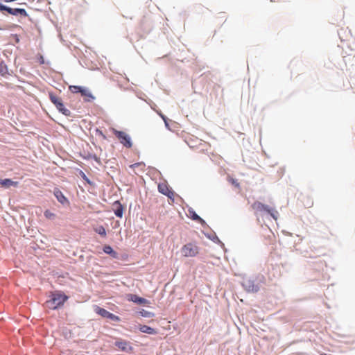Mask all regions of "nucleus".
I'll return each instance as SVG.
<instances>
[{
    "mask_svg": "<svg viewBox=\"0 0 355 355\" xmlns=\"http://www.w3.org/2000/svg\"><path fill=\"white\" fill-rule=\"evenodd\" d=\"M67 300L68 296L56 291L51 293L50 299L45 302V305L48 309L55 310L62 306Z\"/></svg>",
    "mask_w": 355,
    "mask_h": 355,
    "instance_id": "obj_1",
    "label": "nucleus"
},
{
    "mask_svg": "<svg viewBox=\"0 0 355 355\" xmlns=\"http://www.w3.org/2000/svg\"><path fill=\"white\" fill-rule=\"evenodd\" d=\"M252 208L256 214L266 212L269 214L275 220H277L279 216L277 211L270 209L268 206L259 201H255L252 205Z\"/></svg>",
    "mask_w": 355,
    "mask_h": 355,
    "instance_id": "obj_2",
    "label": "nucleus"
},
{
    "mask_svg": "<svg viewBox=\"0 0 355 355\" xmlns=\"http://www.w3.org/2000/svg\"><path fill=\"white\" fill-rule=\"evenodd\" d=\"M182 254L184 257H195L200 253V248L194 242L184 245L181 248Z\"/></svg>",
    "mask_w": 355,
    "mask_h": 355,
    "instance_id": "obj_3",
    "label": "nucleus"
},
{
    "mask_svg": "<svg viewBox=\"0 0 355 355\" xmlns=\"http://www.w3.org/2000/svg\"><path fill=\"white\" fill-rule=\"evenodd\" d=\"M49 98L62 114H64L65 116L71 115L70 110L65 108L62 103V101L60 97L57 96L55 94L51 92L49 93Z\"/></svg>",
    "mask_w": 355,
    "mask_h": 355,
    "instance_id": "obj_4",
    "label": "nucleus"
},
{
    "mask_svg": "<svg viewBox=\"0 0 355 355\" xmlns=\"http://www.w3.org/2000/svg\"><path fill=\"white\" fill-rule=\"evenodd\" d=\"M114 134L124 146L128 148L132 147L130 137L125 132L114 130Z\"/></svg>",
    "mask_w": 355,
    "mask_h": 355,
    "instance_id": "obj_5",
    "label": "nucleus"
},
{
    "mask_svg": "<svg viewBox=\"0 0 355 355\" xmlns=\"http://www.w3.org/2000/svg\"><path fill=\"white\" fill-rule=\"evenodd\" d=\"M0 10L1 12L6 11L9 14L15 16L18 15H20L24 17L28 16L27 12L24 8H11L1 3H0Z\"/></svg>",
    "mask_w": 355,
    "mask_h": 355,
    "instance_id": "obj_6",
    "label": "nucleus"
},
{
    "mask_svg": "<svg viewBox=\"0 0 355 355\" xmlns=\"http://www.w3.org/2000/svg\"><path fill=\"white\" fill-rule=\"evenodd\" d=\"M114 345L122 352L127 353H131L133 352L132 346L130 343L127 340L119 339L114 343Z\"/></svg>",
    "mask_w": 355,
    "mask_h": 355,
    "instance_id": "obj_7",
    "label": "nucleus"
},
{
    "mask_svg": "<svg viewBox=\"0 0 355 355\" xmlns=\"http://www.w3.org/2000/svg\"><path fill=\"white\" fill-rule=\"evenodd\" d=\"M158 191L166 196L167 197L171 198L173 196V191H172L170 188L168 187V184L165 182L164 183H159L158 184Z\"/></svg>",
    "mask_w": 355,
    "mask_h": 355,
    "instance_id": "obj_8",
    "label": "nucleus"
},
{
    "mask_svg": "<svg viewBox=\"0 0 355 355\" xmlns=\"http://www.w3.org/2000/svg\"><path fill=\"white\" fill-rule=\"evenodd\" d=\"M112 210H113L114 214L117 217H119V218L123 217L124 207L119 200L115 201L112 204Z\"/></svg>",
    "mask_w": 355,
    "mask_h": 355,
    "instance_id": "obj_9",
    "label": "nucleus"
},
{
    "mask_svg": "<svg viewBox=\"0 0 355 355\" xmlns=\"http://www.w3.org/2000/svg\"><path fill=\"white\" fill-rule=\"evenodd\" d=\"M80 94L84 97V100L86 102H91L95 99V97L92 95L90 91L84 87L81 89Z\"/></svg>",
    "mask_w": 355,
    "mask_h": 355,
    "instance_id": "obj_10",
    "label": "nucleus"
},
{
    "mask_svg": "<svg viewBox=\"0 0 355 355\" xmlns=\"http://www.w3.org/2000/svg\"><path fill=\"white\" fill-rule=\"evenodd\" d=\"M0 184L5 188H9L12 186L16 187L18 186L19 182L12 181L11 179L6 178L3 180L0 179Z\"/></svg>",
    "mask_w": 355,
    "mask_h": 355,
    "instance_id": "obj_11",
    "label": "nucleus"
},
{
    "mask_svg": "<svg viewBox=\"0 0 355 355\" xmlns=\"http://www.w3.org/2000/svg\"><path fill=\"white\" fill-rule=\"evenodd\" d=\"M128 300L135 302L139 304H145L147 303V300L141 297H139L137 295H130L128 297Z\"/></svg>",
    "mask_w": 355,
    "mask_h": 355,
    "instance_id": "obj_12",
    "label": "nucleus"
},
{
    "mask_svg": "<svg viewBox=\"0 0 355 355\" xmlns=\"http://www.w3.org/2000/svg\"><path fill=\"white\" fill-rule=\"evenodd\" d=\"M54 195L56 197L57 200L62 204H64L68 202L67 198L64 196L62 192L59 189H55L54 191Z\"/></svg>",
    "mask_w": 355,
    "mask_h": 355,
    "instance_id": "obj_13",
    "label": "nucleus"
},
{
    "mask_svg": "<svg viewBox=\"0 0 355 355\" xmlns=\"http://www.w3.org/2000/svg\"><path fill=\"white\" fill-rule=\"evenodd\" d=\"M0 75L6 78L10 76L8 68L3 61L0 62Z\"/></svg>",
    "mask_w": 355,
    "mask_h": 355,
    "instance_id": "obj_14",
    "label": "nucleus"
},
{
    "mask_svg": "<svg viewBox=\"0 0 355 355\" xmlns=\"http://www.w3.org/2000/svg\"><path fill=\"white\" fill-rule=\"evenodd\" d=\"M103 252L106 254L111 255L113 258H118V253L113 250L110 245H106L103 247Z\"/></svg>",
    "mask_w": 355,
    "mask_h": 355,
    "instance_id": "obj_15",
    "label": "nucleus"
},
{
    "mask_svg": "<svg viewBox=\"0 0 355 355\" xmlns=\"http://www.w3.org/2000/svg\"><path fill=\"white\" fill-rule=\"evenodd\" d=\"M140 331L143 333H146L148 334H157V331L152 327H148L147 325H141L139 327Z\"/></svg>",
    "mask_w": 355,
    "mask_h": 355,
    "instance_id": "obj_16",
    "label": "nucleus"
},
{
    "mask_svg": "<svg viewBox=\"0 0 355 355\" xmlns=\"http://www.w3.org/2000/svg\"><path fill=\"white\" fill-rule=\"evenodd\" d=\"M95 311L98 315H101L103 318H107L110 312L105 310V309L101 308L99 306H96L95 308Z\"/></svg>",
    "mask_w": 355,
    "mask_h": 355,
    "instance_id": "obj_17",
    "label": "nucleus"
},
{
    "mask_svg": "<svg viewBox=\"0 0 355 355\" xmlns=\"http://www.w3.org/2000/svg\"><path fill=\"white\" fill-rule=\"evenodd\" d=\"M189 213L191 214V218L193 220H196L201 224L205 223V220L202 218H200L195 211H189Z\"/></svg>",
    "mask_w": 355,
    "mask_h": 355,
    "instance_id": "obj_18",
    "label": "nucleus"
},
{
    "mask_svg": "<svg viewBox=\"0 0 355 355\" xmlns=\"http://www.w3.org/2000/svg\"><path fill=\"white\" fill-rule=\"evenodd\" d=\"M94 231L97 234H100L101 236H102L103 237H105L106 235H107L106 230H105V227L103 226H102V225H100V226L96 227L94 229Z\"/></svg>",
    "mask_w": 355,
    "mask_h": 355,
    "instance_id": "obj_19",
    "label": "nucleus"
},
{
    "mask_svg": "<svg viewBox=\"0 0 355 355\" xmlns=\"http://www.w3.org/2000/svg\"><path fill=\"white\" fill-rule=\"evenodd\" d=\"M83 87H81V86H77V85H70L69 87V90L73 93V94H77V93H80L81 92V89H83Z\"/></svg>",
    "mask_w": 355,
    "mask_h": 355,
    "instance_id": "obj_20",
    "label": "nucleus"
},
{
    "mask_svg": "<svg viewBox=\"0 0 355 355\" xmlns=\"http://www.w3.org/2000/svg\"><path fill=\"white\" fill-rule=\"evenodd\" d=\"M44 216L46 218L48 219H53L55 218V214H53V212H51V211L49 210H46L44 211Z\"/></svg>",
    "mask_w": 355,
    "mask_h": 355,
    "instance_id": "obj_21",
    "label": "nucleus"
},
{
    "mask_svg": "<svg viewBox=\"0 0 355 355\" xmlns=\"http://www.w3.org/2000/svg\"><path fill=\"white\" fill-rule=\"evenodd\" d=\"M107 318H109V319H110L112 320H114V321H117V322L120 321V318L119 316H117V315H114V314H113V313H112L110 312V313H109V315H108Z\"/></svg>",
    "mask_w": 355,
    "mask_h": 355,
    "instance_id": "obj_22",
    "label": "nucleus"
},
{
    "mask_svg": "<svg viewBox=\"0 0 355 355\" xmlns=\"http://www.w3.org/2000/svg\"><path fill=\"white\" fill-rule=\"evenodd\" d=\"M139 166H142V170H144V168L145 166L144 164V163H141V162H138V163H135V164H131L130 166V168H135L137 167H139Z\"/></svg>",
    "mask_w": 355,
    "mask_h": 355,
    "instance_id": "obj_23",
    "label": "nucleus"
},
{
    "mask_svg": "<svg viewBox=\"0 0 355 355\" xmlns=\"http://www.w3.org/2000/svg\"><path fill=\"white\" fill-rule=\"evenodd\" d=\"M230 182L232 184H233L234 186H235L236 187H239V183L238 182V181L236 180L231 178L230 180Z\"/></svg>",
    "mask_w": 355,
    "mask_h": 355,
    "instance_id": "obj_24",
    "label": "nucleus"
},
{
    "mask_svg": "<svg viewBox=\"0 0 355 355\" xmlns=\"http://www.w3.org/2000/svg\"><path fill=\"white\" fill-rule=\"evenodd\" d=\"M248 291H257V288L255 287L254 285L252 286V288L251 286L249 285L248 286Z\"/></svg>",
    "mask_w": 355,
    "mask_h": 355,
    "instance_id": "obj_25",
    "label": "nucleus"
},
{
    "mask_svg": "<svg viewBox=\"0 0 355 355\" xmlns=\"http://www.w3.org/2000/svg\"><path fill=\"white\" fill-rule=\"evenodd\" d=\"M83 175H82V177L89 184H91V182L90 180L87 178V177L85 175V174L84 173H82Z\"/></svg>",
    "mask_w": 355,
    "mask_h": 355,
    "instance_id": "obj_26",
    "label": "nucleus"
},
{
    "mask_svg": "<svg viewBox=\"0 0 355 355\" xmlns=\"http://www.w3.org/2000/svg\"><path fill=\"white\" fill-rule=\"evenodd\" d=\"M39 62L41 64H43L44 63V60L42 55L40 56Z\"/></svg>",
    "mask_w": 355,
    "mask_h": 355,
    "instance_id": "obj_27",
    "label": "nucleus"
},
{
    "mask_svg": "<svg viewBox=\"0 0 355 355\" xmlns=\"http://www.w3.org/2000/svg\"><path fill=\"white\" fill-rule=\"evenodd\" d=\"M150 313H148V312H147V311H145V313H142V315H143V316H146V317H147V316H149V315H150Z\"/></svg>",
    "mask_w": 355,
    "mask_h": 355,
    "instance_id": "obj_28",
    "label": "nucleus"
},
{
    "mask_svg": "<svg viewBox=\"0 0 355 355\" xmlns=\"http://www.w3.org/2000/svg\"><path fill=\"white\" fill-rule=\"evenodd\" d=\"M162 118L164 119L165 123H166V125L168 126V123L166 122V117L164 116V115H162Z\"/></svg>",
    "mask_w": 355,
    "mask_h": 355,
    "instance_id": "obj_29",
    "label": "nucleus"
},
{
    "mask_svg": "<svg viewBox=\"0 0 355 355\" xmlns=\"http://www.w3.org/2000/svg\"><path fill=\"white\" fill-rule=\"evenodd\" d=\"M247 284H250V281H248V282H245L244 286H247Z\"/></svg>",
    "mask_w": 355,
    "mask_h": 355,
    "instance_id": "obj_30",
    "label": "nucleus"
},
{
    "mask_svg": "<svg viewBox=\"0 0 355 355\" xmlns=\"http://www.w3.org/2000/svg\"><path fill=\"white\" fill-rule=\"evenodd\" d=\"M3 1L6 2H12L13 1V0H3Z\"/></svg>",
    "mask_w": 355,
    "mask_h": 355,
    "instance_id": "obj_31",
    "label": "nucleus"
}]
</instances>
